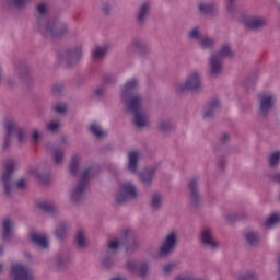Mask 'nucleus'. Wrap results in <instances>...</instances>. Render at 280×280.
<instances>
[{"mask_svg": "<svg viewBox=\"0 0 280 280\" xmlns=\"http://www.w3.org/2000/svg\"><path fill=\"white\" fill-rule=\"evenodd\" d=\"M37 26L38 30L44 34V36H48L54 38L56 36H62L65 32H67V25L50 19L49 14V4L45 2H40L37 4Z\"/></svg>", "mask_w": 280, "mask_h": 280, "instance_id": "obj_1", "label": "nucleus"}, {"mask_svg": "<svg viewBox=\"0 0 280 280\" xmlns=\"http://www.w3.org/2000/svg\"><path fill=\"white\" fill-rule=\"evenodd\" d=\"M224 58L232 60L235 58V50L231 43H223L220 49L215 52H212L208 59V70L212 78H218V75H222V71H224Z\"/></svg>", "mask_w": 280, "mask_h": 280, "instance_id": "obj_2", "label": "nucleus"}, {"mask_svg": "<svg viewBox=\"0 0 280 280\" xmlns=\"http://www.w3.org/2000/svg\"><path fill=\"white\" fill-rule=\"evenodd\" d=\"M126 113H132L135 125L138 128H148L150 126V114L143 109V97L133 96L130 102L125 105Z\"/></svg>", "mask_w": 280, "mask_h": 280, "instance_id": "obj_3", "label": "nucleus"}, {"mask_svg": "<svg viewBox=\"0 0 280 280\" xmlns=\"http://www.w3.org/2000/svg\"><path fill=\"white\" fill-rule=\"evenodd\" d=\"M139 198H141V190L130 180L120 183L118 189L114 192V200L117 205H124L128 200H139Z\"/></svg>", "mask_w": 280, "mask_h": 280, "instance_id": "obj_4", "label": "nucleus"}, {"mask_svg": "<svg viewBox=\"0 0 280 280\" xmlns=\"http://www.w3.org/2000/svg\"><path fill=\"white\" fill-rule=\"evenodd\" d=\"M277 105V93L265 91L258 94V110L261 117H268Z\"/></svg>", "mask_w": 280, "mask_h": 280, "instance_id": "obj_5", "label": "nucleus"}, {"mask_svg": "<svg viewBox=\"0 0 280 280\" xmlns=\"http://www.w3.org/2000/svg\"><path fill=\"white\" fill-rule=\"evenodd\" d=\"M202 88V73L198 70L190 72L185 82L177 85V91L179 93H185V91H198Z\"/></svg>", "mask_w": 280, "mask_h": 280, "instance_id": "obj_6", "label": "nucleus"}, {"mask_svg": "<svg viewBox=\"0 0 280 280\" xmlns=\"http://www.w3.org/2000/svg\"><path fill=\"white\" fill-rule=\"evenodd\" d=\"M176 246H178V232L171 231L168 232L160 246L159 255L160 257H167L176 250Z\"/></svg>", "mask_w": 280, "mask_h": 280, "instance_id": "obj_7", "label": "nucleus"}, {"mask_svg": "<svg viewBox=\"0 0 280 280\" xmlns=\"http://www.w3.org/2000/svg\"><path fill=\"white\" fill-rule=\"evenodd\" d=\"M86 176H89V171H86L83 178L70 189V200H72V202H82V200L86 198V190L89 189Z\"/></svg>", "mask_w": 280, "mask_h": 280, "instance_id": "obj_8", "label": "nucleus"}, {"mask_svg": "<svg viewBox=\"0 0 280 280\" xmlns=\"http://www.w3.org/2000/svg\"><path fill=\"white\" fill-rule=\"evenodd\" d=\"M139 86H141V83L137 78H131L125 82L124 86L120 89L119 92L120 102L125 106H128V104H130V100L137 96H132V91L139 89Z\"/></svg>", "mask_w": 280, "mask_h": 280, "instance_id": "obj_9", "label": "nucleus"}, {"mask_svg": "<svg viewBox=\"0 0 280 280\" xmlns=\"http://www.w3.org/2000/svg\"><path fill=\"white\" fill-rule=\"evenodd\" d=\"M199 242H201L203 246H208V248H211L212 250L220 248V242L215 240V234L213 232V228L211 226L201 228L199 233Z\"/></svg>", "mask_w": 280, "mask_h": 280, "instance_id": "obj_10", "label": "nucleus"}, {"mask_svg": "<svg viewBox=\"0 0 280 280\" xmlns=\"http://www.w3.org/2000/svg\"><path fill=\"white\" fill-rule=\"evenodd\" d=\"M10 277L12 280H32L34 279V273L27 268V265L23 262H14L11 266Z\"/></svg>", "mask_w": 280, "mask_h": 280, "instance_id": "obj_11", "label": "nucleus"}, {"mask_svg": "<svg viewBox=\"0 0 280 280\" xmlns=\"http://www.w3.org/2000/svg\"><path fill=\"white\" fill-rule=\"evenodd\" d=\"M16 167H19V163L11 160L7 163L4 170L2 171L1 180L4 185V190L7 194H10V191L14 189V184H12V173L16 170Z\"/></svg>", "mask_w": 280, "mask_h": 280, "instance_id": "obj_12", "label": "nucleus"}, {"mask_svg": "<svg viewBox=\"0 0 280 280\" xmlns=\"http://www.w3.org/2000/svg\"><path fill=\"white\" fill-rule=\"evenodd\" d=\"M127 270L137 277H145L150 272V265L147 261L131 259L127 261Z\"/></svg>", "mask_w": 280, "mask_h": 280, "instance_id": "obj_13", "label": "nucleus"}, {"mask_svg": "<svg viewBox=\"0 0 280 280\" xmlns=\"http://www.w3.org/2000/svg\"><path fill=\"white\" fill-rule=\"evenodd\" d=\"M156 172H159V165H153L144 168L140 173L138 172V174L136 175L139 176L140 182L142 183V185H144V187H150V185L154 183V176Z\"/></svg>", "mask_w": 280, "mask_h": 280, "instance_id": "obj_14", "label": "nucleus"}, {"mask_svg": "<svg viewBox=\"0 0 280 280\" xmlns=\"http://www.w3.org/2000/svg\"><path fill=\"white\" fill-rule=\"evenodd\" d=\"M141 159V153L137 151H131L128 153L127 170L131 174H139V160Z\"/></svg>", "mask_w": 280, "mask_h": 280, "instance_id": "obj_15", "label": "nucleus"}, {"mask_svg": "<svg viewBox=\"0 0 280 280\" xmlns=\"http://www.w3.org/2000/svg\"><path fill=\"white\" fill-rule=\"evenodd\" d=\"M152 5L150 4V2H142L137 11V23H139V25H143V23H145V21H148V16H150V10H151Z\"/></svg>", "mask_w": 280, "mask_h": 280, "instance_id": "obj_16", "label": "nucleus"}, {"mask_svg": "<svg viewBox=\"0 0 280 280\" xmlns=\"http://www.w3.org/2000/svg\"><path fill=\"white\" fill-rule=\"evenodd\" d=\"M3 127L7 130V137L4 139V148H10L12 143V135H14V129L16 128V121L12 118H7L3 120Z\"/></svg>", "mask_w": 280, "mask_h": 280, "instance_id": "obj_17", "label": "nucleus"}, {"mask_svg": "<svg viewBox=\"0 0 280 280\" xmlns=\"http://www.w3.org/2000/svg\"><path fill=\"white\" fill-rule=\"evenodd\" d=\"M241 21L245 27H248L249 30H257L258 27H264V25H266V19L264 18L246 16Z\"/></svg>", "mask_w": 280, "mask_h": 280, "instance_id": "obj_18", "label": "nucleus"}, {"mask_svg": "<svg viewBox=\"0 0 280 280\" xmlns=\"http://www.w3.org/2000/svg\"><path fill=\"white\" fill-rule=\"evenodd\" d=\"M145 49H148V42L141 38L132 39L127 47L129 54H132L135 51H138V54H143Z\"/></svg>", "mask_w": 280, "mask_h": 280, "instance_id": "obj_19", "label": "nucleus"}, {"mask_svg": "<svg viewBox=\"0 0 280 280\" xmlns=\"http://www.w3.org/2000/svg\"><path fill=\"white\" fill-rule=\"evenodd\" d=\"M12 233H14V221L10 218L3 219L1 228L2 240H10V237H12Z\"/></svg>", "mask_w": 280, "mask_h": 280, "instance_id": "obj_20", "label": "nucleus"}, {"mask_svg": "<svg viewBox=\"0 0 280 280\" xmlns=\"http://www.w3.org/2000/svg\"><path fill=\"white\" fill-rule=\"evenodd\" d=\"M244 240L249 246H259L261 242V236L257 230H247L244 233Z\"/></svg>", "mask_w": 280, "mask_h": 280, "instance_id": "obj_21", "label": "nucleus"}, {"mask_svg": "<svg viewBox=\"0 0 280 280\" xmlns=\"http://www.w3.org/2000/svg\"><path fill=\"white\" fill-rule=\"evenodd\" d=\"M71 261V257L67 253H58L51 258L52 266L57 268H62V266H67Z\"/></svg>", "mask_w": 280, "mask_h": 280, "instance_id": "obj_22", "label": "nucleus"}, {"mask_svg": "<svg viewBox=\"0 0 280 280\" xmlns=\"http://www.w3.org/2000/svg\"><path fill=\"white\" fill-rule=\"evenodd\" d=\"M220 106H222V102L220 101V98L212 100L207 105L206 110L203 113L205 119H209V118L213 117V115L215 114V110H218L220 108Z\"/></svg>", "mask_w": 280, "mask_h": 280, "instance_id": "obj_23", "label": "nucleus"}, {"mask_svg": "<svg viewBox=\"0 0 280 280\" xmlns=\"http://www.w3.org/2000/svg\"><path fill=\"white\" fill-rule=\"evenodd\" d=\"M31 242L39 248H47L49 246V241L47 240V235L40 234L38 232H34L31 234Z\"/></svg>", "mask_w": 280, "mask_h": 280, "instance_id": "obj_24", "label": "nucleus"}, {"mask_svg": "<svg viewBox=\"0 0 280 280\" xmlns=\"http://www.w3.org/2000/svg\"><path fill=\"white\" fill-rule=\"evenodd\" d=\"M71 231V224L69 222H61L55 229V235L57 240H65Z\"/></svg>", "mask_w": 280, "mask_h": 280, "instance_id": "obj_25", "label": "nucleus"}, {"mask_svg": "<svg viewBox=\"0 0 280 280\" xmlns=\"http://www.w3.org/2000/svg\"><path fill=\"white\" fill-rule=\"evenodd\" d=\"M80 165H82V155L81 154H74L71 158L70 164H69V172L75 176L80 172Z\"/></svg>", "mask_w": 280, "mask_h": 280, "instance_id": "obj_26", "label": "nucleus"}, {"mask_svg": "<svg viewBox=\"0 0 280 280\" xmlns=\"http://www.w3.org/2000/svg\"><path fill=\"white\" fill-rule=\"evenodd\" d=\"M280 223V214L277 212H273L267 217V219L264 221L262 226L265 229H275Z\"/></svg>", "mask_w": 280, "mask_h": 280, "instance_id": "obj_27", "label": "nucleus"}, {"mask_svg": "<svg viewBox=\"0 0 280 280\" xmlns=\"http://www.w3.org/2000/svg\"><path fill=\"white\" fill-rule=\"evenodd\" d=\"M165 202V197L161 192H154L151 197V207L154 211H159Z\"/></svg>", "mask_w": 280, "mask_h": 280, "instance_id": "obj_28", "label": "nucleus"}, {"mask_svg": "<svg viewBox=\"0 0 280 280\" xmlns=\"http://www.w3.org/2000/svg\"><path fill=\"white\" fill-rule=\"evenodd\" d=\"M200 49H213L215 47V39L213 37L203 35L198 42Z\"/></svg>", "mask_w": 280, "mask_h": 280, "instance_id": "obj_29", "label": "nucleus"}, {"mask_svg": "<svg viewBox=\"0 0 280 280\" xmlns=\"http://www.w3.org/2000/svg\"><path fill=\"white\" fill-rule=\"evenodd\" d=\"M109 49L110 46L108 45L97 46L92 49V58H94V60H100L101 58H104V56H106Z\"/></svg>", "mask_w": 280, "mask_h": 280, "instance_id": "obj_30", "label": "nucleus"}, {"mask_svg": "<svg viewBox=\"0 0 280 280\" xmlns=\"http://www.w3.org/2000/svg\"><path fill=\"white\" fill-rule=\"evenodd\" d=\"M28 174L34 176V178H38V180H43V175L45 174V164H38L37 166L30 167Z\"/></svg>", "mask_w": 280, "mask_h": 280, "instance_id": "obj_31", "label": "nucleus"}, {"mask_svg": "<svg viewBox=\"0 0 280 280\" xmlns=\"http://www.w3.org/2000/svg\"><path fill=\"white\" fill-rule=\"evenodd\" d=\"M75 242L79 248H86V246H89V238L86 237V232L84 230H79L77 232Z\"/></svg>", "mask_w": 280, "mask_h": 280, "instance_id": "obj_32", "label": "nucleus"}, {"mask_svg": "<svg viewBox=\"0 0 280 280\" xmlns=\"http://www.w3.org/2000/svg\"><path fill=\"white\" fill-rule=\"evenodd\" d=\"M202 36V31L200 30L199 26H194L187 33V37L189 38V40H197V43H199Z\"/></svg>", "mask_w": 280, "mask_h": 280, "instance_id": "obj_33", "label": "nucleus"}, {"mask_svg": "<svg viewBox=\"0 0 280 280\" xmlns=\"http://www.w3.org/2000/svg\"><path fill=\"white\" fill-rule=\"evenodd\" d=\"M199 10L202 14H213L218 10V5L214 2H206L199 5Z\"/></svg>", "mask_w": 280, "mask_h": 280, "instance_id": "obj_34", "label": "nucleus"}, {"mask_svg": "<svg viewBox=\"0 0 280 280\" xmlns=\"http://www.w3.org/2000/svg\"><path fill=\"white\" fill-rule=\"evenodd\" d=\"M37 207L38 209H42V211H47L48 213H54V211L57 209L56 203L47 200L39 201Z\"/></svg>", "mask_w": 280, "mask_h": 280, "instance_id": "obj_35", "label": "nucleus"}, {"mask_svg": "<svg viewBox=\"0 0 280 280\" xmlns=\"http://www.w3.org/2000/svg\"><path fill=\"white\" fill-rule=\"evenodd\" d=\"M90 132H92V135H94V137H97L98 139L106 135V131H104L98 122H92L90 125Z\"/></svg>", "mask_w": 280, "mask_h": 280, "instance_id": "obj_36", "label": "nucleus"}, {"mask_svg": "<svg viewBox=\"0 0 280 280\" xmlns=\"http://www.w3.org/2000/svg\"><path fill=\"white\" fill-rule=\"evenodd\" d=\"M121 246H124V241L121 238H113L107 244L108 252L112 250L113 253H115V250H119ZM108 252H107V255L110 253Z\"/></svg>", "mask_w": 280, "mask_h": 280, "instance_id": "obj_37", "label": "nucleus"}, {"mask_svg": "<svg viewBox=\"0 0 280 280\" xmlns=\"http://www.w3.org/2000/svg\"><path fill=\"white\" fill-rule=\"evenodd\" d=\"M243 218H248V213L228 212L225 214V220L228 222H235V220H243Z\"/></svg>", "mask_w": 280, "mask_h": 280, "instance_id": "obj_38", "label": "nucleus"}, {"mask_svg": "<svg viewBox=\"0 0 280 280\" xmlns=\"http://www.w3.org/2000/svg\"><path fill=\"white\" fill-rule=\"evenodd\" d=\"M174 128V122L172 120H161L159 122V130L160 132H172V129Z\"/></svg>", "mask_w": 280, "mask_h": 280, "instance_id": "obj_39", "label": "nucleus"}, {"mask_svg": "<svg viewBox=\"0 0 280 280\" xmlns=\"http://www.w3.org/2000/svg\"><path fill=\"white\" fill-rule=\"evenodd\" d=\"M268 163L270 167H279L280 164V151L272 152L269 155Z\"/></svg>", "mask_w": 280, "mask_h": 280, "instance_id": "obj_40", "label": "nucleus"}, {"mask_svg": "<svg viewBox=\"0 0 280 280\" xmlns=\"http://www.w3.org/2000/svg\"><path fill=\"white\" fill-rule=\"evenodd\" d=\"M54 161L57 165H62V163H65V151L61 149L55 150Z\"/></svg>", "mask_w": 280, "mask_h": 280, "instance_id": "obj_41", "label": "nucleus"}, {"mask_svg": "<svg viewBox=\"0 0 280 280\" xmlns=\"http://www.w3.org/2000/svg\"><path fill=\"white\" fill-rule=\"evenodd\" d=\"M237 280H259V275L255 271H246L238 276Z\"/></svg>", "mask_w": 280, "mask_h": 280, "instance_id": "obj_42", "label": "nucleus"}, {"mask_svg": "<svg viewBox=\"0 0 280 280\" xmlns=\"http://www.w3.org/2000/svg\"><path fill=\"white\" fill-rule=\"evenodd\" d=\"M190 203L192 207H200V205H202V196L200 192H190Z\"/></svg>", "mask_w": 280, "mask_h": 280, "instance_id": "obj_43", "label": "nucleus"}, {"mask_svg": "<svg viewBox=\"0 0 280 280\" xmlns=\"http://www.w3.org/2000/svg\"><path fill=\"white\" fill-rule=\"evenodd\" d=\"M62 124H60V120H51L46 125V130H48V132H58Z\"/></svg>", "mask_w": 280, "mask_h": 280, "instance_id": "obj_44", "label": "nucleus"}, {"mask_svg": "<svg viewBox=\"0 0 280 280\" xmlns=\"http://www.w3.org/2000/svg\"><path fill=\"white\" fill-rule=\"evenodd\" d=\"M225 10L230 16H237V5L235 2H225Z\"/></svg>", "mask_w": 280, "mask_h": 280, "instance_id": "obj_45", "label": "nucleus"}, {"mask_svg": "<svg viewBox=\"0 0 280 280\" xmlns=\"http://www.w3.org/2000/svg\"><path fill=\"white\" fill-rule=\"evenodd\" d=\"M103 82L104 84H115L117 82V77H115V74H106Z\"/></svg>", "mask_w": 280, "mask_h": 280, "instance_id": "obj_46", "label": "nucleus"}, {"mask_svg": "<svg viewBox=\"0 0 280 280\" xmlns=\"http://www.w3.org/2000/svg\"><path fill=\"white\" fill-rule=\"evenodd\" d=\"M188 185H189L190 194L199 192L198 191V185H199L198 179H196V178L191 179Z\"/></svg>", "mask_w": 280, "mask_h": 280, "instance_id": "obj_47", "label": "nucleus"}, {"mask_svg": "<svg viewBox=\"0 0 280 280\" xmlns=\"http://www.w3.org/2000/svg\"><path fill=\"white\" fill-rule=\"evenodd\" d=\"M56 113H67L69 110V106L65 103H59L54 107Z\"/></svg>", "mask_w": 280, "mask_h": 280, "instance_id": "obj_48", "label": "nucleus"}, {"mask_svg": "<svg viewBox=\"0 0 280 280\" xmlns=\"http://www.w3.org/2000/svg\"><path fill=\"white\" fill-rule=\"evenodd\" d=\"M33 140L35 143H38V141H43V131L38 129H33Z\"/></svg>", "mask_w": 280, "mask_h": 280, "instance_id": "obj_49", "label": "nucleus"}, {"mask_svg": "<svg viewBox=\"0 0 280 280\" xmlns=\"http://www.w3.org/2000/svg\"><path fill=\"white\" fill-rule=\"evenodd\" d=\"M65 91V85L63 84H55L52 86V93L55 95H60Z\"/></svg>", "mask_w": 280, "mask_h": 280, "instance_id": "obj_50", "label": "nucleus"}, {"mask_svg": "<svg viewBox=\"0 0 280 280\" xmlns=\"http://www.w3.org/2000/svg\"><path fill=\"white\" fill-rule=\"evenodd\" d=\"M15 187H18L19 189H23V188L27 187V179L26 178H20L15 183Z\"/></svg>", "mask_w": 280, "mask_h": 280, "instance_id": "obj_51", "label": "nucleus"}, {"mask_svg": "<svg viewBox=\"0 0 280 280\" xmlns=\"http://www.w3.org/2000/svg\"><path fill=\"white\" fill-rule=\"evenodd\" d=\"M174 262H168L166 265L163 266V272L165 275H170V272H172V270H174Z\"/></svg>", "mask_w": 280, "mask_h": 280, "instance_id": "obj_52", "label": "nucleus"}, {"mask_svg": "<svg viewBox=\"0 0 280 280\" xmlns=\"http://www.w3.org/2000/svg\"><path fill=\"white\" fill-rule=\"evenodd\" d=\"M135 234V231L132 229L127 228L122 230V237H130Z\"/></svg>", "mask_w": 280, "mask_h": 280, "instance_id": "obj_53", "label": "nucleus"}, {"mask_svg": "<svg viewBox=\"0 0 280 280\" xmlns=\"http://www.w3.org/2000/svg\"><path fill=\"white\" fill-rule=\"evenodd\" d=\"M104 93H106V88H104V86L96 88L95 95H97V97H102V95H104Z\"/></svg>", "mask_w": 280, "mask_h": 280, "instance_id": "obj_54", "label": "nucleus"}, {"mask_svg": "<svg viewBox=\"0 0 280 280\" xmlns=\"http://www.w3.org/2000/svg\"><path fill=\"white\" fill-rule=\"evenodd\" d=\"M27 1H30V0H13V3L18 8H22V5H25V3H27Z\"/></svg>", "mask_w": 280, "mask_h": 280, "instance_id": "obj_55", "label": "nucleus"}, {"mask_svg": "<svg viewBox=\"0 0 280 280\" xmlns=\"http://www.w3.org/2000/svg\"><path fill=\"white\" fill-rule=\"evenodd\" d=\"M18 138H19L20 143H23V141H25V132L23 130H19Z\"/></svg>", "mask_w": 280, "mask_h": 280, "instance_id": "obj_56", "label": "nucleus"}, {"mask_svg": "<svg viewBox=\"0 0 280 280\" xmlns=\"http://www.w3.org/2000/svg\"><path fill=\"white\" fill-rule=\"evenodd\" d=\"M110 10H113V5H110L109 3L103 4V11L105 12V14H108Z\"/></svg>", "mask_w": 280, "mask_h": 280, "instance_id": "obj_57", "label": "nucleus"}, {"mask_svg": "<svg viewBox=\"0 0 280 280\" xmlns=\"http://www.w3.org/2000/svg\"><path fill=\"white\" fill-rule=\"evenodd\" d=\"M139 248V243L135 242L133 244H131L127 250L128 253L132 252V250H137Z\"/></svg>", "mask_w": 280, "mask_h": 280, "instance_id": "obj_58", "label": "nucleus"}, {"mask_svg": "<svg viewBox=\"0 0 280 280\" xmlns=\"http://www.w3.org/2000/svg\"><path fill=\"white\" fill-rule=\"evenodd\" d=\"M229 139H231V135H229V133H223L221 136V142L222 143H226V141H229Z\"/></svg>", "mask_w": 280, "mask_h": 280, "instance_id": "obj_59", "label": "nucleus"}, {"mask_svg": "<svg viewBox=\"0 0 280 280\" xmlns=\"http://www.w3.org/2000/svg\"><path fill=\"white\" fill-rule=\"evenodd\" d=\"M5 264L0 262V272H3V270H5Z\"/></svg>", "mask_w": 280, "mask_h": 280, "instance_id": "obj_60", "label": "nucleus"}, {"mask_svg": "<svg viewBox=\"0 0 280 280\" xmlns=\"http://www.w3.org/2000/svg\"><path fill=\"white\" fill-rule=\"evenodd\" d=\"M5 253V247L0 246V256L3 255Z\"/></svg>", "mask_w": 280, "mask_h": 280, "instance_id": "obj_61", "label": "nucleus"}, {"mask_svg": "<svg viewBox=\"0 0 280 280\" xmlns=\"http://www.w3.org/2000/svg\"><path fill=\"white\" fill-rule=\"evenodd\" d=\"M1 80H3V70L0 67V82H1Z\"/></svg>", "mask_w": 280, "mask_h": 280, "instance_id": "obj_62", "label": "nucleus"}, {"mask_svg": "<svg viewBox=\"0 0 280 280\" xmlns=\"http://www.w3.org/2000/svg\"><path fill=\"white\" fill-rule=\"evenodd\" d=\"M235 1L237 0H225V2H229V3H235Z\"/></svg>", "mask_w": 280, "mask_h": 280, "instance_id": "obj_63", "label": "nucleus"}, {"mask_svg": "<svg viewBox=\"0 0 280 280\" xmlns=\"http://www.w3.org/2000/svg\"><path fill=\"white\" fill-rule=\"evenodd\" d=\"M103 264H105V266L108 265V261L106 260V258L103 260Z\"/></svg>", "mask_w": 280, "mask_h": 280, "instance_id": "obj_64", "label": "nucleus"}]
</instances>
